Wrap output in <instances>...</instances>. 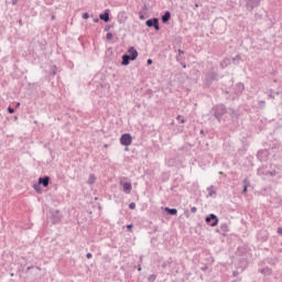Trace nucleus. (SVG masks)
Listing matches in <instances>:
<instances>
[{"mask_svg":"<svg viewBox=\"0 0 282 282\" xmlns=\"http://www.w3.org/2000/svg\"><path fill=\"white\" fill-rule=\"evenodd\" d=\"M214 188L215 187L213 185L207 188L209 197H213V195L217 194V192Z\"/></svg>","mask_w":282,"mask_h":282,"instance_id":"obj_19","label":"nucleus"},{"mask_svg":"<svg viewBox=\"0 0 282 282\" xmlns=\"http://www.w3.org/2000/svg\"><path fill=\"white\" fill-rule=\"evenodd\" d=\"M245 8L248 12H252L254 8H259V6H261V0H245Z\"/></svg>","mask_w":282,"mask_h":282,"instance_id":"obj_2","label":"nucleus"},{"mask_svg":"<svg viewBox=\"0 0 282 282\" xmlns=\"http://www.w3.org/2000/svg\"><path fill=\"white\" fill-rule=\"evenodd\" d=\"M147 64H148V65H153V59L149 58V59L147 61Z\"/></svg>","mask_w":282,"mask_h":282,"instance_id":"obj_34","label":"nucleus"},{"mask_svg":"<svg viewBox=\"0 0 282 282\" xmlns=\"http://www.w3.org/2000/svg\"><path fill=\"white\" fill-rule=\"evenodd\" d=\"M232 274H234V276H237V274H239V272L234 271Z\"/></svg>","mask_w":282,"mask_h":282,"instance_id":"obj_45","label":"nucleus"},{"mask_svg":"<svg viewBox=\"0 0 282 282\" xmlns=\"http://www.w3.org/2000/svg\"><path fill=\"white\" fill-rule=\"evenodd\" d=\"M83 19H89V13L88 12L83 13Z\"/></svg>","mask_w":282,"mask_h":282,"instance_id":"obj_31","label":"nucleus"},{"mask_svg":"<svg viewBox=\"0 0 282 282\" xmlns=\"http://www.w3.org/2000/svg\"><path fill=\"white\" fill-rule=\"evenodd\" d=\"M11 276H14V273H11Z\"/></svg>","mask_w":282,"mask_h":282,"instance_id":"obj_53","label":"nucleus"},{"mask_svg":"<svg viewBox=\"0 0 282 282\" xmlns=\"http://www.w3.org/2000/svg\"><path fill=\"white\" fill-rule=\"evenodd\" d=\"M111 30V25H106L105 26V32H109Z\"/></svg>","mask_w":282,"mask_h":282,"instance_id":"obj_33","label":"nucleus"},{"mask_svg":"<svg viewBox=\"0 0 282 282\" xmlns=\"http://www.w3.org/2000/svg\"><path fill=\"white\" fill-rule=\"evenodd\" d=\"M258 175H265L263 167L258 169Z\"/></svg>","mask_w":282,"mask_h":282,"instance_id":"obj_29","label":"nucleus"},{"mask_svg":"<svg viewBox=\"0 0 282 282\" xmlns=\"http://www.w3.org/2000/svg\"><path fill=\"white\" fill-rule=\"evenodd\" d=\"M229 111H230L231 118H235V116H237V111H235V109L229 108Z\"/></svg>","mask_w":282,"mask_h":282,"instance_id":"obj_27","label":"nucleus"},{"mask_svg":"<svg viewBox=\"0 0 282 282\" xmlns=\"http://www.w3.org/2000/svg\"><path fill=\"white\" fill-rule=\"evenodd\" d=\"M161 19H162V23H169V21H171V12L165 11Z\"/></svg>","mask_w":282,"mask_h":282,"instance_id":"obj_12","label":"nucleus"},{"mask_svg":"<svg viewBox=\"0 0 282 282\" xmlns=\"http://www.w3.org/2000/svg\"><path fill=\"white\" fill-rule=\"evenodd\" d=\"M132 142H133V138L131 137L130 133H124L120 138V144H122V147H131Z\"/></svg>","mask_w":282,"mask_h":282,"instance_id":"obj_4","label":"nucleus"},{"mask_svg":"<svg viewBox=\"0 0 282 282\" xmlns=\"http://www.w3.org/2000/svg\"><path fill=\"white\" fill-rule=\"evenodd\" d=\"M278 235H282V227L278 228Z\"/></svg>","mask_w":282,"mask_h":282,"instance_id":"obj_37","label":"nucleus"},{"mask_svg":"<svg viewBox=\"0 0 282 282\" xmlns=\"http://www.w3.org/2000/svg\"><path fill=\"white\" fill-rule=\"evenodd\" d=\"M205 221H206V224L212 226V228H215V226H217V224H219V218L217 217V215L210 214L209 216H207L205 218Z\"/></svg>","mask_w":282,"mask_h":282,"instance_id":"obj_5","label":"nucleus"},{"mask_svg":"<svg viewBox=\"0 0 282 282\" xmlns=\"http://www.w3.org/2000/svg\"><path fill=\"white\" fill-rule=\"evenodd\" d=\"M93 21H94V23H99V22H100V19L95 18Z\"/></svg>","mask_w":282,"mask_h":282,"instance_id":"obj_36","label":"nucleus"},{"mask_svg":"<svg viewBox=\"0 0 282 282\" xmlns=\"http://www.w3.org/2000/svg\"><path fill=\"white\" fill-rule=\"evenodd\" d=\"M165 213H167V215H177V208H170V207H165L164 208Z\"/></svg>","mask_w":282,"mask_h":282,"instance_id":"obj_15","label":"nucleus"},{"mask_svg":"<svg viewBox=\"0 0 282 282\" xmlns=\"http://www.w3.org/2000/svg\"><path fill=\"white\" fill-rule=\"evenodd\" d=\"M129 208L130 210H135V203H130Z\"/></svg>","mask_w":282,"mask_h":282,"instance_id":"obj_30","label":"nucleus"},{"mask_svg":"<svg viewBox=\"0 0 282 282\" xmlns=\"http://www.w3.org/2000/svg\"><path fill=\"white\" fill-rule=\"evenodd\" d=\"M176 120H180V122L182 124H184V122H186V120L182 116H180V115L177 116Z\"/></svg>","mask_w":282,"mask_h":282,"instance_id":"obj_28","label":"nucleus"},{"mask_svg":"<svg viewBox=\"0 0 282 282\" xmlns=\"http://www.w3.org/2000/svg\"><path fill=\"white\" fill-rule=\"evenodd\" d=\"M8 112H9V113H14V108L8 107Z\"/></svg>","mask_w":282,"mask_h":282,"instance_id":"obj_32","label":"nucleus"},{"mask_svg":"<svg viewBox=\"0 0 282 282\" xmlns=\"http://www.w3.org/2000/svg\"><path fill=\"white\" fill-rule=\"evenodd\" d=\"M212 113L216 118L217 122H221V118L228 113V108L224 104H218L213 107Z\"/></svg>","mask_w":282,"mask_h":282,"instance_id":"obj_1","label":"nucleus"},{"mask_svg":"<svg viewBox=\"0 0 282 282\" xmlns=\"http://www.w3.org/2000/svg\"><path fill=\"white\" fill-rule=\"evenodd\" d=\"M200 134L204 135V130H200Z\"/></svg>","mask_w":282,"mask_h":282,"instance_id":"obj_50","label":"nucleus"},{"mask_svg":"<svg viewBox=\"0 0 282 282\" xmlns=\"http://www.w3.org/2000/svg\"><path fill=\"white\" fill-rule=\"evenodd\" d=\"M109 14H111V11L109 9H106L104 13L99 14L100 21H104L105 23H109L111 19L109 18Z\"/></svg>","mask_w":282,"mask_h":282,"instance_id":"obj_8","label":"nucleus"},{"mask_svg":"<svg viewBox=\"0 0 282 282\" xmlns=\"http://www.w3.org/2000/svg\"><path fill=\"white\" fill-rule=\"evenodd\" d=\"M181 65H182L183 69H186V63L182 62Z\"/></svg>","mask_w":282,"mask_h":282,"instance_id":"obj_39","label":"nucleus"},{"mask_svg":"<svg viewBox=\"0 0 282 282\" xmlns=\"http://www.w3.org/2000/svg\"><path fill=\"white\" fill-rule=\"evenodd\" d=\"M195 8H199V4H198V3H196V4H195Z\"/></svg>","mask_w":282,"mask_h":282,"instance_id":"obj_48","label":"nucleus"},{"mask_svg":"<svg viewBox=\"0 0 282 282\" xmlns=\"http://www.w3.org/2000/svg\"><path fill=\"white\" fill-rule=\"evenodd\" d=\"M91 257H93V256H91V253H89V252L86 254V258H87V259H91Z\"/></svg>","mask_w":282,"mask_h":282,"instance_id":"obj_42","label":"nucleus"},{"mask_svg":"<svg viewBox=\"0 0 282 282\" xmlns=\"http://www.w3.org/2000/svg\"><path fill=\"white\" fill-rule=\"evenodd\" d=\"M155 279H158V275L151 274V275H149L148 281L149 282H155Z\"/></svg>","mask_w":282,"mask_h":282,"instance_id":"obj_22","label":"nucleus"},{"mask_svg":"<svg viewBox=\"0 0 282 282\" xmlns=\"http://www.w3.org/2000/svg\"><path fill=\"white\" fill-rule=\"evenodd\" d=\"M21 102H18L15 107H20Z\"/></svg>","mask_w":282,"mask_h":282,"instance_id":"obj_49","label":"nucleus"},{"mask_svg":"<svg viewBox=\"0 0 282 282\" xmlns=\"http://www.w3.org/2000/svg\"><path fill=\"white\" fill-rule=\"evenodd\" d=\"M87 184L91 186V184H96V175L90 174L87 181Z\"/></svg>","mask_w":282,"mask_h":282,"instance_id":"obj_17","label":"nucleus"},{"mask_svg":"<svg viewBox=\"0 0 282 282\" xmlns=\"http://www.w3.org/2000/svg\"><path fill=\"white\" fill-rule=\"evenodd\" d=\"M139 19H141V21H144V14H140Z\"/></svg>","mask_w":282,"mask_h":282,"instance_id":"obj_44","label":"nucleus"},{"mask_svg":"<svg viewBox=\"0 0 282 282\" xmlns=\"http://www.w3.org/2000/svg\"><path fill=\"white\" fill-rule=\"evenodd\" d=\"M128 56H130L131 61H135L138 58V50L131 46L130 48H128Z\"/></svg>","mask_w":282,"mask_h":282,"instance_id":"obj_10","label":"nucleus"},{"mask_svg":"<svg viewBox=\"0 0 282 282\" xmlns=\"http://www.w3.org/2000/svg\"><path fill=\"white\" fill-rule=\"evenodd\" d=\"M216 232H221V229H216Z\"/></svg>","mask_w":282,"mask_h":282,"instance_id":"obj_47","label":"nucleus"},{"mask_svg":"<svg viewBox=\"0 0 282 282\" xmlns=\"http://www.w3.org/2000/svg\"><path fill=\"white\" fill-rule=\"evenodd\" d=\"M58 68H56V66H53L51 69V76H56V72Z\"/></svg>","mask_w":282,"mask_h":282,"instance_id":"obj_24","label":"nucleus"},{"mask_svg":"<svg viewBox=\"0 0 282 282\" xmlns=\"http://www.w3.org/2000/svg\"><path fill=\"white\" fill-rule=\"evenodd\" d=\"M131 188H132V186H131L130 182L123 183V191H124V193H131Z\"/></svg>","mask_w":282,"mask_h":282,"instance_id":"obj_16","label":"nucleus"},{"mask_svg":"<svg viewBox=\"0 0 282 282\" xmlns=\"http://www.w3.org/2000/svg\"><path fill=\"white\" fill-rule=\"evenodd\" d=\"M19 3V0H12V6H17Z\"/></svg>","mask_w":282,"mask_h":282,"instance_id":"obj_38","label":"nucleus"},{"mask_svg":"<svg viewBox=\"0 0 282 282\" xmlns=\"http://www.w3.org/2000/svg\"><path fill=\"white\" fill-rule=\"evenodd\" d=\"M121 58H122L121 65H123V67H127V65H129L131 61L129 54H123Z\"/></svg>","mask_w":282,"mask_h":282,"instance_id":"obj_11","label":"nucleus"},{"mask_svg":"<svg viewBox=\"0 0 282 282\" xmlns=\"http://www.w3.org/2000/svg\"><path fill=\"white\" fill-rule=\"evenodd\" d=\"M147 28H154L155 32H160V19L151 18L145 21Z\"/></svg>","mask_w":282,"mask_h":282,"instance_id":"obj_3","label":"nucleus"},{"mask_svg":"<svg viewBox=\"0 0 282 282\" xmlns=\"http://www.w3.org/2000/svg\"><path fill=\"white\" fill-rule=\"evenodd\" d=\"M186 217H188V212H187V214H186Z\"/></svg>","mask_w":282,"mask_h":282,"instance_id":"obj_54","label":"nucleus"},{"mask_svg":"<svg viewBox=\"0 0 282 282\" xmlns=\"http://www.w3.org/2000/svg\"><path fill=\"white\" fill-rule=\"evenodd\" d=\"M269 98H274V95L270 94V95H269Z\"/></svg>","mask_w":282,"mask_h":282,"instance_id":"obj_46","label":"nucleus"},{"mask_svg":"<svg viewBox=\"0 0 282 282\" xmlns=\"http://www.w3.org/2000/svg\"><path fill=\"white\" fill-rule=\"evenodd\" d=\"M265 175H271V177H274V175H276V171H267Z\"/></svg>","mask_w":282,"mask_h":282,"instance_id":"obj_25","label":"nucleus"},{"mask_svg":"<svg viewBox=\"0 0 282 282\" xmlns=\"http://www.w3.org/2000/svg\"><path fill=\"white\" fill-rule=\"evenodd\" d=\"M176 61H177V63H182L185 61V57L182 55H176Z\"/></svg>","mask_w":282,"mask_h":282,"instance_id":"obj_23","label":"nucleus"},{"mask_svg":"<svg viewBox=\"0 0 282 282\" xmlns=\"http://www.w3.org/2000/svg\"><path fill=\"white\" fill-rule=\"evenodd\" d=\"M248 188H250V181H248V178L243 180V189H242V194L246 195V193H248Z\"/></svg>","mask_w":282,"mask_h":282,"instance_id":"obj_13","label":"nucleus"},{"mask_svg":"<svg viewBox=\"0 0 282 282\" xmlns=\"http://www.w3.org/2000/svg\"><path fill=\"white\" fill-rule=\"evenodd\" d=\"M191 213H197V207H192Z\"/></svg>","mask_w":282,"mask_h":282,"instance_id":"obj_35","label":"nucleus"},{"mask_svg":"<svg viewBox=\"0 0 282 282\" xmlns=\"http://www.w3.org/2000/svg\"><path fill=\"white\" fill-rule=\"evenodd\" d=\"M214 80H217V73L212 72V73H209V74L206 76L205 83H206V85L210 86V85H213V82H214Z\"/></svg>","mask_w":282,"mask_h":282,"instance_id":"obj_6","label":"nucleus"},{"mask_svg":"<svg viewBox=\"0 0 282 282\" xmlns=\"http://www.w3.org/2000/svg\"><path fill=\"white\" fill-rule=\"evenodd\" d=\"M230 229L228 228V224H221L220 225V231H221V235L223 237H226V232H228Z\"/></svg>","mask_w":282,"mask_h":282,"instance_id":"obj_14","label":"nucleus"},{"mask_svg":"<svg viewBox=\"0 0 282 282\" xmlns=\"http://www.w3.org/2000/svg\"><path fill=\"white\" fill-rule=\"evenodd\" d=\"M184 54V51L178 50V56H182Z\"/></svg>","mask_w":282,"mask_h":282,"instance_id":"obj_40","label":"nucleus"},{"mask_svg":"<svg viewBox=\"0 0 282 282\" xmlns=\"http://www.w3.org/2000/svg\"><path fill=\"white\" fill-rule=\"evenodd\" d=\"M63 219V216H61V212L58 209L52 212V221L53 224H58Z\"/></svg>","mask_w":282,"mask_h":282,"instance_id":"obj_7","label":"nucleus"},{"mask_svg":"<svg viewBox=\"0 0 282 282\" xmlns=\"http://www.w3.org/2000/svg\"><path fill=\"white\" fill-rule=\"evenodd\" d=\"M225 94H230V91L226 90Z\"/></svg>","mask_w":282,"mask_h":282,"instance_id":"obj_51","label":"nucleus"},{"mask_svg":"<svg viewBox=\"0 0 282 282\" xmlns=\"http://www.w3.org/2000/svg\"><path fill=\"white\" fill-rule=\"evenodd\" d=\"M239 61H241V55H236V56L232 58L234 65H239Z\"/></svg>","mask_w":282,"mask_h":282,"instance_id":"obj_20","label":"nucleus"},{"mask_svg":"<svg viewBox=\"0 0 282 282\" xmlns=\"http://www.w3.org/2000/svg\"><path fill=\"white\" fill-rule=\"evenodd\" d=\"M171 263H173V260H172V259H170V260H167V261H164V262L162 263V268H163V269H166V268H169V265H171Z\"/></svg>","mask_w":282,"mask_h":282,"instance_id":"obj_21","label":"nucleus"},{"mask_svg":"<svg viewBox=\"0 0 282 282\" xmlns=\"http://www.w3.org/2000/svg\"><path fill=\"white\" fill-rule=\"evenodd\" d=\"M138 272H142V265H138Z\"/></svg>","mask_w":282,"mask_h":282,"instance_id":"obj_43","label":"nucleus"},{"mask_svg":"<svg viewBox=\"0 0 282 282\" xmlns=\"http://www.w3.org/2000/svg\"><path fill=\"white\" fill-rule=\"evenodd\" d=\"M106 39L107 41H111L113 39V33H107Z\"/></svg>","mask_w":282,"mask_h":282,"instance_id":"obj_26","label":"nucleus"},{"mask_svg":"<svg viewBox=\"0 0 282 282\" xmlns=\"http://www.w3.org/2000/svg\"><path fill=\"white\" fill-rule=\"evenodd\" d=\"M232 282H237V281H232Z\"/></svg>","mask_w":282,"mask_h":282,"instance_id":"obj_55","label":"nucleus"},{"mask_svg":"<svg viewBox=\"0 0 282 282\" xmlns=\"http://www.w3.org/2000/svg\"><path fill=\"white\" fill-rule=\"evenodd\" d=\"M127 228H128V230H131V228H133V225H127Z\"/></svg>","mask_w":282,"mask_h":282,"instance_id":"obj_41","label":"nucleus"},{"mask_svg":"<svg viewBox=\"0 0 282 282\" xmlns=\"http://www.w3.org/2000/svg\"><path fill=\"white\" fill-rule=\"evenodd\" d=\"M50 176H41L40 178H39V182H37V184L41 186H43L44 188H47V186H50Z\"/></svg>","mask_w":282,"mask_h":282,"instance_id":"obj_9","label":"nucleus"},{"mask_svg":"<svg viewBox=\"0 0 282 282\" xmlns=\"http://www.w3.org/2000/svg\"><path fill=\"white\" fill-rule=\"evenodd\" d=\"M33 188H34L35 193H37L39 195H41V193H43V189L41 188V185L39 183L34 184Z\"/></svg>","mask_w":282,"mask_h":282,"instance_id":"obj_18","label":"nucleus"},{"mask_svg":"<svg viewBox=\"0 0 282 282\" xmlns=\"http://www.w3.org/2000/svg\"><path fill=\"white\" fill-rule=\"evenodd\" d=\"M28 270H32V267H28Z\"/></svg>","mask_w":282,"mask_h":282,"instance_id":"obj_52","label":"nucleus"}]
</instances>
